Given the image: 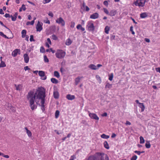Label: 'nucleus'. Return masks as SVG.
<instances>
[{"label":"nucleus","instance_id":"1","mask_svg":"<svg viewBox=\"0 0 160 160\" xmlns=\"http://www.w3.org/2000/svg\"><path fill=\"white\" fill-rule=\"evenodd\" d=\"M45 91L44 88L40 87L36 91L35 93L33 91H30L27 95V98L30 107L31 109L33 110L36 109L37 106L34 102H35L37 104L39 103L40 101L41 109L42 112L45 110Z\"/></svg>","mask_w":160,"mask_h":160},{"label":"nucleus","instance_id":"2","mask_svg":"<svg viewBox=\"0 0 160 160\" xmlns=\"http://www.w3.org/2000/svg\"><path fill=\"white\" fill-rule=\"evenodd\" d=\"M147 0H136L133 4L136 6L139 7H143L145 5Z\"/></svg>","mask_w":160,"mask_h":160},{"label":"nucleus","instance_id":"3","mask_svg":"<svg viewBox=\"0 0 160 160\" xmlns=\"http://www.w3.org/2000/svg\"><path fill=\"white\" fill-rule=\"evenodd\" d=\"M55 54L57 58L61 59L65 57L66 53L62 50H58Z\"/></svg>","mask_w":160,"mask_h":160},{"label":"nucleus","instance_id":"4","mask_svg":"<svg viewBox=\"0 0 160 160\" xmlns=\"http://www.w3.org/2000/svg\"><path fill=\"white\" fill-rule=\"evenodd\" d=\"M103 153L98 152L95 154L94 160H105Z\"/></svg>","mask_w":160,"mask_h":160},{"label":"nucleus","instance_id":"5","mask_svg":"<svg viewBox=\"0 0 160 160\" xmlns=\"http://www.w3.org/2000/svg\"><path fill=\"white\" fill-rule=\"evenodd\" d=\"M86 28L88 31H93L95 29L94 24L91 21L88 22Z\"/></svg>","mask_w":160,"mask_h":160},{"label":"nucleus","instance_id":"6","mask_svg":"<svg viewBox=\"0 0 160 160\" xmlns=\"http://www.w3.org/2000/svg\"><path fill=\"white\" fill-rule=\"evenodd\" d=\"M43 24L42 22L38 21L36 25V28L38 32H40L42 29Z\"/></svg>","mask_w":160,"mask_h":160},{"label":"nucleus","instance_id":"7","mask_svg":"<svg viewBox=\"0 0 160 160\" xmlns=\"http://www.w3.org/2000/svg\"><path fill=\"white\" fill-rule=\"evenodd\" d=\"M89 116L92 119L98 121L99 120V118L97 115L94 113L89 112Z\"/></svg>","mask_w":160,"mask_h":160},{"label":"nucleus","instance_id":"8","mask_svg":"<svg viewBox=\"0 0 160 160\" xmlns=\"http://www.w3.org/2000/svg\"><path fill=\"white\" fill-rule=\"evenodd\" d=\"M56 22L59 24H61L62 26H64L65 24V22L64 20L61 17L58 18L56 20Z\"/></svg>","mask_w":160,"mask_h":160},{"label":"nucleus","instance_id":"9","mask_svg":"<svg viewBox=\"0 0 160 160\" xmlns=\"http://www.w3.org/2000/svg\"><path fill=\"white\" fill-rule=\"evenodd\" d=\"M81 9L83 11H88L90 9L88 6L86 5L84 3H83L81 7Z\"/></svg>","mask_w":160,"mask_h":160},{"label":"nucleus","instance_id":"10","mask_svg":"<svg viewBox=\"0 0 160 160\" xmlns=\"http://www.w3.org/2000/svg\"><path fill=\"white\" fill-rule=\"evenodd\" d=\"M23 58L24 62L26 63H28L29 59L28 55L27 53L24 54L23 55Z\"/></svg>","mask_w":160,"mask_h":160},{"label":"nucleus","instance_id":"11","mask_svg":"<svg viewBox=\"0 0 160 160\" xmlns=\"http://www.w3.org/2000/svg\"><path fill=\"white\" fill-rule=\"evenodd\" d=\"M53 97L55 99H58L59 97V93L56 90H54L53 91Z\"/></svg>","mask_w":160,"mask_h":160},{"label":"nucleus","instance_id":"12","mask_svg":"<svg viewBox=\"0 0 160 160\" xmlns=\"http://www.w3.org/2000/svg\"><path fill=\"white\" fill-rule=\"evenodd\" d=\"M20 52V50L19 49H16L14 50L12 52V55L14 57H15L17 56L18 54V53Z\"/></svg>","mask_w":160,"mask_h":160},{"label":"nucleus","instance_id":"13","mask_svg":"<svg viewBox=\"0 0 160 160\" xmlns=\"http://www.w3.org/2000/svg\"><path fill=\"white\" fill-rule=\"evenodd\" d=\"M98 16L99 15L98 13H95L90 16V18L92 19H96L97 18Z\"/></svg>","mask_w":160,"mask_h":160},{"label":"nucleus","instance_id":"14","mask_svg":"<svg viewBox=\"0 0 160 160\" xmlns=\"http://www.w3.org/2000/svg\"><path fill=\"white\" fill-rule=\"evenodd\" d=\"M117 12L115 10H112L110 11L109 15L111 16H115Z\"/></svg>","mask_w":160,"mask_h":160},{"label":"nucleus","instance_id":"15","mask_svg":"<svg viewBox=\"0 0 160 160\" xmlns=\"http://www.w3.org/2000/svg\"><path fill=\"white\" fill-rule=\"evenodd\" d=\"M24 129H25L26 132V133L27 134L28 136L29 137H31L32 136V133L28 129V128L26 127L24 128Z\"/></svg>","mask_w":160,"mask_h":160},{"label":"nucleus","instance_id":"16","mask_svg":"<svg viewBox=\"0 0 160 160\" xmlns=\"http://www.w3.org/2000/svg\"><path fill=\"white\" fill-rule=\"evenodd\" d=\"M138 106L141 108L142 112L144 111L145 107L143 103H139V105H138Z\"/></svg>","mask_w":160,"mask_h":160},{"label":"nucleus","instance_id":"17","mask_svg":"<svg viewBox=\"0 0 160 160\" xmlns=\"http://www.w3.org/2000/svg\"><path fill=\"white\" fill-rule=\"evenodd\" d=\"M15 86L17 90H21L22 88V85L21 84H19L18 85L15 84Z\"/></svg>","mask_w":160,"mask_h":160},{"label":"nucleus","instance_id":"18","mask_svg":"<svg viewBox=\"0 0 160 160\" xmlns=\"http://www.w3.org/2000/svg\"><path fill=\"white\" fill-rule=\"evenodd\" d=\"M88 67L92 70H96L97 69V67L94 64H91L88 66Z\"/></svg>","mask_w":160,"mask_h":160},{"label":"nucleus","instance_id":"19","mask_svg":"<svg viewBox=\"0 0 160 160\" xmlns=\"http://www.w3.org/2000/svg\"><path fill=\"white\" fill-rule=\"evenodd\" d=\"M103 145L104 148L107 149H109V144L107 141H105L103 142Z\"/></svg>","mask_w":160,"mask_h":160},{"label":"nucleus","instance_id":"20","mask_svg":"<svg viewBox=\"0 0 160 160\" xmlns=\"http://www.w3.org/2000/svg\"><path fill=\"white\" fill-rule=\"evenodd\" d=\"M148 16V14L146 12H143L140 14V17L141 18H143Z\"/></svg>","mask_w":160,"mask_h":160},{"label":"nucleus","instance_id":"21","mask_svg":"<svg viewBox=\"0 0 160 160\" xmlns=\"http://www.w3.org/2000/svg\"><path fill=\"white\" fill-rule=\"evenodd\" d=\"M77 28L78 29L82 31H84L85 30L84 28H83L80 24L78 25L77 26Z\"/></svg>","mask_w":160,"mask_h":160},{"label":"nucleus","instance_id":"22","mask_svg":"<svg viewBox=\"0 0 160 160\" xmlns=\"http://www.w3.org/2000/svg\"><path fill=\"white\" fill-rule=\"evenodd\" d=\"M51 81L52 83L55 84H57L58 82V80L53 78H52L51 79Z\"/></svg>","mask_w":160,"mask_h":160},{"label":"nucleus","instance_id":"23","mask_svg":"<svg viewBox=\"0 0 160 160\" xmlns=\"http://www.w3.org/2000/svg\"><path fill=\"white\" fill-rule=\"evenodd\" d=\"M38 74L41 77L45 76V75L44 72L42 71H39L38 72Z\"/></svg>","mask_w":160,"mask_h":160},{"label":"nucleus","instance_id":"24","mask_svg":"<svg viewBox=\"0 0 160 160\" xmlns=\"http://www.w3.org/2000/svg\"><path fill=\"white\" fill-rule=\"evenodd\" d=\"M101 137L103 139H108L109 138V135H106L105 134H103L101 135Z\"/></svg>","mask_w":160,"mask_h":160},{"label":"nucleus","instance_id":"25","mask_svg":"<svg viewBox=\"0 0 160 160\" xmlns=\"http://www.w3.org/2000/svg\"><path fill=\"white\" fill-rule=\"evenodd\" d=\"M145 147L147 148H149L151 147V145L150 143V141H146L145 144Z\"/></svg>","mask_w":160,"mask_h":160},{"label":"nucleus","instance_id":"26","mask_svg":"<svg viewBox=\"0 0 160 160\" xmlns=\"http://www.w3.org/2000/svg\"><path fill=\"white\" fill-rule=\"evenodd\" d=\"M54 76L57 77V78H59L60 76L59 72L57 71H55L54 72Z\"/></svg>","mask_w":160,"mask_h":160},{"label":"nucleus","instance_id":"27","mask_svg":"<svg viewBox=\"0 0 160 160\" xmlns=\"http://www.w3.org/2000/svg\"><path fill=\"white\" fill-rule=\"evenodd\" d=\"M105 32L107 34H108L110 30V28L109 26H106L105 28Z\"/></svg>","mask_w":160,"mask_h":160},{"label":"nucleus","instance_id":"28","mask_svg":"<svg viewBox=\"0 0 160 160\" xmlns=\"http://www.w3.org/2000/svg\"><path fill=\"white\" fill-rule=\"evenodd\" d=\"M140 143L141 144H143L145 142V140L142 136L139 137Z\"/></svg>","mask_w":160,"mask_h":160},{"label":"nucleus","instance_id":"29","mask_svg":"<svg viewBox=\"0 0 160 160\" xmlns=\"http://www.w3.org/2000/svg\"><path fill=\"white\" fill-rule=\"evenodd\" d=\"M22 37V38L25 37L26 34V31L25 30H23L21 32Z\"/></svg>","mask_w":160,"mask_h":160},{"label":"nucleus","instance_id":"30","mask_svg":"<svg viewBox=\"0 0 160 160\" xmlns=\"http://www.w3.org/2000/svg\"><path fill=\"white\" fill-rule=\"evenodd\" d=\"M96 78L97 81H98V82L99 83H100L101 82L102 80L100 77L98 75H96Z\"/></svg>","mask_w":160,"mask_h":160},{"label":"nucleus","instance_id":"31","mask_svg":"<svg viewBox=\"0 0 160 160\" xmlns=\"http://www.w3.org/2000/svg\"><path fill=\"white\" fill-rule=\"evenodd\" d=\"M95 154L93 155L90 156L86 160H94Z\"/></svg>","mask_w":160,"mask_h":160},{"label":"nucleus","instance_id":"32","mask_svg":"<svg viewBox=\"0 0 160 160\" xmlns=\"http://www.w3.org/2000/svg\"><path fill=\"white\" fill-rule=\"evenodd\" d=\"M8 107H10V108L13 112H14L15 111L16 109L15 108L12 107L10 104H8Z\"/></svg>","mask_w":160,"mask_h":160},{"label":"nucleus","instance_id":"33","mask_svg":"<svg viewBox=\"0 0 160 160\" xmlns=\"http://www.w3.org/2000/svg\"><path fill=\"white\" fill-rule=\"evenodd\" d=\"M112 87V84H110L108 83H107L105 86V88H111Z\"/></svg>","mask_w":160,"mask_h":160},{"label":"nucleus","instance_id":"34","mask_svg":"<svg viewBox=\"0 0 160 160\" xmlns=\"http://www.w3.org/2000/svg\"><path fill=\"white\" fill-rule=\"evenodd\" d=\"M60 112L58 110H57L55 112V117L56 118H57L59 115Z\"/></svg>","mask_w":160,"mask_h":160},{"label":"nucleus","instance_id":"35","mask_svg":"<svg viewBox=\"0 0 160 160\" xmlns=\"http://www.w3.org/2000/svg\"><path fill=\"white\" fill-rule=\"evenodd\" d=\"M80 78L79 77H78L75 79V82L76 85H77L80 82Z\"/></svg>","mask_w":160,"mask_h":160},{"label":"nucleus","instance_id":"36","mask_svg":"<svg viewBox=\"0 0 160 160\" xmlns=\"http://www.w3.org/2000/svg\"><path fill=\"white\" fill-rule=\"evenodd\" d=\"M6 64L4 62L2 61V60H1V62L0 64V67H6Z\"/></svg>","mask_w":160,"mask_h":160},{"label":"nucleus","instance_id":"37","mask_svg":"<svg viewBox=\"0 0 160 160\" xmlns=\"http://www.w3.org/2000/svg\"><path fill=\"white\" fill-rule=\"evenodd\" d=\"M109 76V80L111 81H112V80L113 77V75L112 73H111L109 75H108Z\"/></svg>","mask_w":160,"mask_h":160},{"label":"nucleus","instance_id":"38","mask_svg":"<svg viewBox=\"0 0 160 160\" xmlns=\"http://www.w3.org/2000/svg\"><path fill=\"white\" fill-rule=\"evenodd\" d=\"M0 35L8 39L9 38L8 37L5 35L4 34L3 32H0Z\"/></svg>","mask_w":160,"mask_h":160},{"label":"nucleus","instance_id":"39","mask_svg":"<svg viewBox=\"0 0 160 160\" xmlns=\"http://www.w3.org/2000/svg\"><path fill=\"white\" fill-rule=\"evenodd\" d=\"M34 23V20H33L31 21V22H28L26 23V24L27 25H28L29 24H30L31 25H33Z\"/></svg>","mask_w":160,"mask_h":160},{"label":"nucleus","instance_id":"40","mask_svg":"<svg viewBox=\"0 0 160 160\" xmlns=\"http://www.w3.org/2000/svg\"><path fill=\"white\" fill-rule=\"evenodd\" d=\"M137 156L136 155H134L131 158V160H137Z\"/></svg>","mask_w":160,"mask_h":160},{"label":"nucleus","instance_id":"41","mask_svg":"<svg viewBox=\"0 0 160 160\" xmlns=\"http://www.w3.org/2000/svg\"><path fill=\"white\" fill-rule=\"evenodd\" d=\"M65 44L67 45H70V39L68 38L66 41Z\"/></svg>","mask_w":160,"mask_h":160},{"label":"nucleus","instance_id":"42","mask_svg":"<svg viewBox=\"0 0 160 160\" xmlns=\"http://www.w3.org/2000/svg\"><path fill=\"white\" fill-rule=\"evenodd\" d=\"M44 58L45 62H49L48 59L46 56L45 55L44 56Z\"/></svg>","mask_w":160,"mask_h":160},{"label":"nucleus","instance_id":"43","mask_svg":"<svg viewBox=\"0 0 160 160\" xmlns=\"http://www.w3.org/2000/svg\"><path fill=\"white\" fill-rule=\"evenodd\" d=\"M103 11H104V12L105 13H106L107 14L109 15V12L107 9L106 8H103Z\"/></svg>","mask_w":160,"mask_h":160},{"label":"nucleus","instance_id":"44","mask_svg":"<svg viewBox=\"0 0 160 160\" xmlns=\"http://www.w3.org/2000/svg\"><path fill=\"white\" fill-rule=\"evenodd\" d=\"M44 22L46 23L49 24L50 23V21L47 18H46V19L44 20Z\"/></svg>","mask_w":160,"mask_h":160},{"label":"nucleus","instance_id":"45","mask_svg":"<svg viewBox=\"0 0 160 160\" xmlns=\"http://www.w3.org/2000/svg\"><path fill=\"white\" fill-rule=\"evenodd\" d=\"M52 38L54 40H57L58 39V38L55 35H53L52 36Z\"/></svg>","mask_w":160,"mask_h":160},{"label":"nucleus","instance_id":"46","mask_svg":"<svg viewBox=\"0 0 160 160\" xmlns=\"http://www.w3.org/2000/svg\"><path fill=\"white\" fill-rule=\"evenodd\" d=\"M130 30L132 32V34H135V32L133 30V27L132 26H131L130 28Z\"/></svg>","mask_w":160,"mask_h":160},{"label":"nucleus","instance_id":"47","mask_svg":"<svg viewBox=\"0 0 160 160\" xmlns=\"http://www.w3.org/2000/svg\"><path fill=\"white\" fill-rule=\"evenodd\" d=\"M40 52L42 53H43L45 52V49L43 47H41L40 48Z\"/></svg>","mask_w":160,"mask_h":160},{"label":"nucleus","instance_id":"48","mask_svg":"<svg viewBox=\"0 0 160 160\" xmlns=\"http://www.w3.org/2000/svg\"><path fill=\"white\" fill-rule=\"evenodd\" d=\"M30 42L34 41V40L33 39V37L32 35H31L30 36Z\"/></svg>","mask_w":160,"mask_h":160},{"label":"nucleus","instance_id":"49","mask_svg":"<svg viewBox=\"0 0 160 160\" xmlns=\"http://www.w3.org/2000/svg\"><path fill=\"white\" fill-rule=\"evenodd\" d=\"M21 8L23 11H25L26 10V8L24 4L22 5V7Z\"/></svg>","mask_w":160,"mask_h":160},{"label":"nucleus","instance_id":"50","mask_svg":"<svg viewBox=\"0 0 160 160\" xmlns=\"http://www.w3.org/2000/svg\"><path fill=\"white\" fill-rule=\"evenodd\" d=\"M10 17L11 18L12 20V21H16V18H15L14 17V16H12L11 15V16H10Z\"/></svg>","mask_w":160,"mask_h":160},{"label":"nucleus","instance_id":"51","mask_svg":"<svg viewBox=\"0 0 160 160\" xmlns=\"http://www.w3.org/2000/svg\"><path fill=\"white\" fill-rule=\"evenodd\" d=\"M47 42H48V43L49 44H51V40L49 38H48L47 39Z\"/></svg>","mask_w":160,"mask_h":160},{"label":"nucleus","instance_id":"52","mask_svg":"<svg viewBox=\"0 0 160 160\" xmlns=\"http://www.w3.org/2000/svg\"><path fill=\"white\" fill-rule=\"evenodd\" d=\"M48 15L51 17H53V13L51 12H50L48 13Z\"/></svg>","mask_w":160,"mask_h":160},{"label":"nucleus","instance_id":"53","mask_svg":"<svg viewBox=\"0 0 160 160\" xmlns=\"http://www.w3.org/2000/svg\"><path fill=\"white\" fill-rule=\"evenodd\" d=\"M44 2V3H46L49 2L51 0H43Z\"/></svg>","mask_w":160,"mask_h":160},{"label":"nucleus","instance_id":"54","mask_svg":"<svg viewBox=\"0 0 160 160\" xmlns=\"http://www.w3.org/2000/svg\"><path fill=\"white\" fill-rule=\"evenodd\" d=\"M134 152L135 153L137 154L138 155H140V154H141V152H140L138 151H134Z\"/></svg>","mask_w":160,"mask_h":160},{"label":"nucleus","instance_id":"55","mask_svg":"<svg viewBox=\"0 0 160 160\" xmlns=\"http://www.w3.org/2000/svg\"><path fill=\"white\" fill-rule=\"evenodd\" d=\"M155 69L157 72H159L160 73V68H156Z\"/></svg>","mask_w":160,"mask_h":160},{"label":"nucleus","instance_id":"56","mask_svg":"<svg viewBox=\"0 0 160 160\" xmlns=\"http://www.w3.org/2000/svg\"><path fill=\"white\" fill-rule=\"evenodd\" d=\"M116 136V134L115 133H113L112 134V136H111V138H113L115 137Z\"/></svg>","mask_w":160,"mask_h":160},{"label":"nucleus","instance_id":"57","mask_svg":"<svg viewBox=\"0 0 160 160\" xmlns=\"http://www.w3.org/2000/svg\"><path fill=\"white\" fill-rule=\"evenodd\" d=\"M103 4L106 6H108V1H106L104 2Z\"/></svg>","mask_w":160,"mask_h":160},{"label":"nucleus","instance_id":"58","mask_svg":"<svg viewBox=\"0 0 160 160\" xmlns=\"http://www.w3.org/2000/svg\"><path fill=\"white\" fill-rule=\"evenodd\" d=\"M24 69L25 71H26L27 70H30V68H28V66H25L24 67Z\"/></svg>","mask_w":160,"mask_h":160},{"label":"nucleus","instance_id":"59","mask_svg":"<svg viewBox=\"0 0 160 160\" xmlns=\"http://www.w3.org/2000/svg\"><path fill=\"white\" fill-rule=\"evenodd\" d=\"M4 16L7 18H9V17H10V15L9 14H8V13H6L5 15H4Z\"/></svg>","mask_w":160,"mask_h":160},{"label":"nucleus","instance_id":"60","mask_svg":"<svg viewBox=\"0 0 160 160\" xmlns=\"http://www.w3.org/2000/svg\"><path fill=\"white\" fill-rule=\"evenodd\" d=\"M75 23L73 22H71V27L73 28L74 27Z\"/></svg>","mask_w":160,"mask_h":160},{"label":"nucleus","instance_id":"61","mask_svg":"<svg viewBox=\"0 0 160 160\" xmlns=\"http://www.w3.org/2000/svg\"><path fill=\"white\" fill-rule=\"evenodd\" d=\"M2 156L7 158H8L9 157L8 155H4V154H3V155Z\"/></svg>","mask_w":160,"mask_h":160},{"label":"nucleus","instance_id":"62","mask_svg":"<svg viewBox=\"0 0 160 160\" xmlns=\"http://www.w3.org/2000/svg\"><path fill=\"white\" fill-rule=\"evenodd\" d=\"M145 41L147 42H150V40L148 38H145Z\"/></svg>","mask_w":160,"mask_h":160},{"label":"nucleus","instance_id":"63","mask_svg":"<svg viewBox=\"0 0 160 160\" xmlns=\"http://www.w3.org/2000/svg\"><path fill=\"white\" fill-rule=\"evenodd\" d=\"M107 116V114L106 112H104L103 114H102V117H106Z\"/></svg>","mask_w":160,"mask_h":160},{"label":"nucleus","instance_id":"64","mask_svg":"<svg viewBox=\"0 0 160 160\" xmlns=\"http://www.w3.org/2000/svg\"><path fill=\"white\" fill-rule=\"evenodd\" d=\"M126 125H130L131 124V123L130 122L127 121L126 123Z\"/></svg>","mask_w":160,"mask_h":160}]
</instances>
